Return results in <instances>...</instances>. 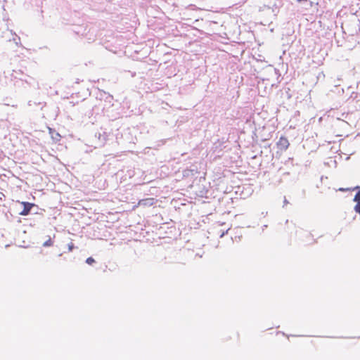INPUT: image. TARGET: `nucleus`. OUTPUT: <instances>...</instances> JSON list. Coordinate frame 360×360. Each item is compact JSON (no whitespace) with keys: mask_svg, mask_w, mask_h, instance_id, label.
Segmentation results:
<instances>
[{"mask_svg":"<svg viewBox=\"0 0 360 360\" xmlns=\"http://www.w3.org/2000/svg\"><path fill=\"white\" fill-rule=\"evenodd\" d=\"M17 74H18V72L13 70V73L10 76L6 75L5 72L0 75V90L11 88L13 80H24L23 78L18 77Z\"/></svg>","mask_w":360,"mask_h":360,"instance_id":"nucleus-1","label":"nucleus"},{"mask_svg":"<svg viewBox=\"0 0 360 360\" xmlns=\"http://www.w3.org/2000/svg\"><path fill=\"white\" fill-rule=\"evenodd\" d=\"M20 203L23 207L22 210L19 212V214L22 216H27L33 211V209L37 210L38 208L34 203L29 202H20Z\"/></svg>","mask_w":360,"mask_h":360,"instance_id":"nucleus-2","label":"nucleus"},{"mask_svg":"<svg viewBox=\"0 0 360 360\" xmlns=\"http://www.w3.org/2000/svg\"><path fill=\"white\" fill-rule=\"evenodd\" d=\"M289 145L290 143L288 139L284 136H281L277 143L278 148L281 150H287Z\"/></svg>","mask_w":360,"mask_h":360,"instance_id":"nucleus-3","label":"nucleus"},{"mask_svg":"<svg viewBox=\"0 0 360 360\" xmlns=\"http://www.w3.org/2000/svg\"><path fill=\"white\" fill-rule=\"evenodd\" d=\"M156 202V200L153 198H145L140 200L139 202V206L150 207L153 205Z\"/></svg>","mask_w":360,"mask_h":360,"instance_id":"nucleus-4","label":"nucleus"},{"mask_svg":"<svg viewBox=\"0 0 360 360\" xmlns=\"http://www.w3.org/2000/svg\"><path fill=\"white\" fill-rule=\"evenodd\" d=\"M8 53L6 51L0 49V63H7L8 60Z\"/></svg>","mask_w":360,"mask_h":360,"instance_id":"nucleus-5","label":"nucleus"},{"mask_svg":"<svg viewBox=\"0 0 360 360\" xmlns=\"http://www.w3.org/2000/svg\"><path fill=\"white\" fill-rule=\"evenodd\" d=\"M353 201L356 202L354 210L360 215V196H359V195H354Z\"/></svg>","mask_w":360,"mask_h":360,"instance_id":"nucleus-6","label":"nucleus"},{"mask_svg":"<svg viewBox=\"0 0 360 360\" xmlns=\"http://www.w3.org/2000/svg\"><path fill=\"white\" fill-rule=\"evenodd\" d=\"M49 131L53 141H58L60 140V135L58 132H56L55 130H53L52 129H49Z\"/></svg>","mask_w":360,"mask_h":360,"instance_id":"nucleus-7","label":"nucleus"},{"mask_svg":"<svg viewBox=\"0 0 360 360\" xmlns=\"http://www.w3.org/2000/svg\"><path fill=\"white\" fill-rule=\"evenodd\" d=\"M16 71L18 72V74H17L18 77H22L24 79V82H25L27 84H31L30 81L29 79H31L29 76L25 75L21 70H16ZM20 81L23 82V80H20Z\"/></svg>","mask_w":360,"mask_h":360,"instance_id":"nucleus-8","label":"nucleus"},{"mask_svg":"<svg viewBox=\"0 0 360 360\" xmlns=\"http://www.w3.org/2000/svg\"><path fill=\"white\" fill-rule=\"evenodd\" d=\"M43 247H45V248H48V247H51L53 245V241L51 240V238L49 237V238L46 240L44 243H43Z\"/></svg>","mask_w":360,"mask_h":360,"instance_id":"nucleus-9","label":"nucleus"},{"mask_svg":"<svg viewBox=\"0 0 360 360\" xmlns=\"http://www.w3.org/2000/svg\"><path fill=\"white\" fill-rule=\"evenodd\" d=\"M193 171H194L193 169H186L184 170L183 175H184V176H188L191 174H193Z\"/></svg>","mask_w":360,"mask_h":360,"instance_id":"nucleus-10","label":"nucleus"},{"mask_svg":"<svg viewBox=\"0 0 360 360\" xmlns=\"http://www.w3.org/2000/svg\"><path fill=\"white\" fill-rule=\"evenodd\" d=\"M95 262V259L91 257H89L86 259V263L88 264L89 265H91Z\"/></svg>","mask_w":360,"mask_h":360,"instance_id":"nucleus-11","label":"nucleus"},{"mask_svg":"<svg viewBox=\"0 0 360 360\" xmlns=\"http://www.w3.org/2000/svg\"><path fill=\"white\" fill-rule=\"evenodd\" d=\"M350 190H352V191H357V193H356L355 195H359V196H360V186H356L352 188H350Z\"/></svg>","mask_w":360,"mask_h":360,"instance_id":"nucleus-12","label":"nucleus"},{"mask_svg":"<svg viewBox=\"0 0 360 360\" xmlns=\"http://www.w3.org/2000/svg\"><path fill=\"white\" fill-rule=\"evenodd\" d=\"M75 248V245L72 243L68 244V251L72 252Z\"/></svg>","mask_w":360,"mask_h":360,"instance_id":"nucleus-13","label":"nucleus"},{"mask_svg":"<svg viewBox=\"0 0 360 360\" xmlns=\"http://www.w3.org/2000/svg\"><path fill=\"white\" fill-rule=\"evenodd\" d=\"M15 37H14L13 39V40L15 41V44L18 45V42L20 41V39L15 34Z\"/></svg>","mask_w":360,"mask_h":360,"instance_id":"nucleus-14","label":"nucleus"},{"mask_svg":"<svg viewBox=\"0 0 360 360\" xmlns=\"http://www.w3.org/2000/svg\"><path fill=\"white\" fill-rule=\"evenodd\" d=\"M113 99V97L112 96L110 95V94H108V96H106V100L108 101L109 102H111V101Z\"/></svg>","mask_w":360,"mask_h":360,"instance_id":"nucleus-15","label":"nucleus"},{"mask_svg":"<svg viewBox=\"0 0 360 360\" xmlns=\"http://www.w3.org/2000/svg\"><path fill=\"white\" fill-rule=\"evenodd\" d=\"M288 203H289L288 200L286 199V198H285V197H284L283 207H285V205H287Z\"/></svg>","mask_w":360,"mask_h":360,"instance_id":"nucleus-16","label":"nucleus"},{"mask_svg":"<svg viewBox=\"0 0 360 360\" xmlns=\"http://www.w3.org/2000/svg\"><path fill=\"white\" fill-rule=\"evenodd\" d=\"M349 190H350V188H340L339 189V191H349Z\"/></svg>","mask_w":360,"mask_h":360,"instance_id":"nucleus-17","label":"nucleus"},{"mask_svg":"<svg viewBox=\"0 0 360 360\" xmlns=\"http://www.w3.org/2000/svg\"><path fill=\"white\" fill-rule=\"evenodd\" d=\"M266 227H267V226H266V225H264V226H263V230H264V229H266Z\"/></svg>","mask_w":360,"mask_h":360,"instance_id":"nucleus-18","label":"nucleus"},{"mask_svg":"<svg viewBox=\"0 0 360 360\" xmlns=\"http://www.w3.org/2000/svg\"><path fill=\"white\" fill-rule=\"evenodd\" d=\"M33 212H34V214H36L37 212V210H34V211H33Z\"/></svg>","mask_w":360,"mask_h":360,"instance_id":"nucleus-19","label":"nucleus"},{"mask_svg":"<svg viewBox=\"0 0 360 360\" xmlns=\"http://www.w3.org/2000/svg\"><path fill=\"white\" fill-rule=\"evenodd\" d=\"M224 235V233H223L221 235V237H223Z\"/></svg>","mask_w":360,"mask_h":360,"instance_id":"nucleus-20","label":"nucleus"}]
</instances>
